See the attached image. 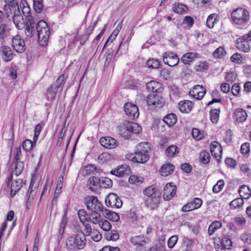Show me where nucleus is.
I'll list each match as a JSON object with an SVG mask.
<instances>
[{
    "label": "nucleus",
    "mask_w": 251,
    "mask_h": 251,
    "mask_svg": "<svg viewBox=\"0 0 251 251\" xmlns=\"http://www.w3.org/2000/svg\"><path fill=\"white\" fill-rule=\"evenodd\" d=\"M33 141L32 142L30 140H25L23 143L22 146L24 149L26 151H30L33 147V145L35 144Z\"/></svg>",
    "instance_id": "55"
},
{
    "label": "nucleus",
    "mask_w": 251,
    "mask_h": 251,
    "mask_svg": "<svg viewBox=\"0 0 251 251\" xmlns=\"http://www.w3.org/2000/svg\"><path fill=\"white\" fill-rule=\"evenodd\" d=\"M36 31L40 45L45 46L48 43L50 33L47 23L43 20L38 22L36 25Z\"/></svg>",
    "instance_id": "4"
},
{
    "label": "nucleus",
    "mask_w": 251,
    "mask_h": 251,
    "mask_svg": "<svg viewBox=\"0 0 251 251\" xmlns=\"http://www.w3.org/2000/svg\"><path fill=\"white\" fill-rule=\"evenodd\" d=\"M221 244L222 245V249H230L232 245V242L230 236L228 235H223L221 241Z\"/></svg>",
    "instance_id": "31"
},
{
    "label": "nucleus",
    "mask_w": 251,
    "mask_h": 251,
    "mask_svg": "<svg viewBox=\"0 0 251 251\" xmlns=\"http://www.w3.org/2000/svg\"><path fill=\"white\" fill-rule=\"evenodd\" d=\"M99 226L103 230L109 231L111 228V225L110 223L106 220L101 219V222L100 223Z\"/></svg>",
    "instance_id": "51"
},
{
    "label": "nucleus",
    "mask_w": 251,
    "mask_h": 251,
    "mask_svg": "<svg viewBox=\"0 0 251 251\" xmlns=\"http://www.w3.org/2000/svg\"><path fill=\"white\" fill-rule=\"evenodd\" d=\"M234 118L238 123L245 122L247 117V114L245 110L241 108L237 109L234 113Z\"/></svg>",
    "instance_id": "26"
},
{
    "label": "nucleus",
    "mask_w": 251,
    "mask_h": 251,
    "mask_svg": "<svg viewBox=\"0 0 251 251\" xmlns=\"http://www.w3.org/2000/svg\"><path fill=\"white\" fill-rule=\"evenodd\" d=\"M64 75H60L54 84H52L47 90V98L48 100H53L56 94L62 91L64 81Z\"/></svg>",
    "instance_id": "5"
},
{
    "label": "nucleus",
    "mask_w": 251,
    "mask_h": 251,
    "mask_svg": "<svg viewBox=\"0 0 251 251\" xmlns=\"http://www.w3.org/2000/svg\"><path fill=\"white\" fill-rule=\"evenodd\" d=\"M130 241L133 245L136 246H143L151 242V240L149 238L141 235L132 237Z\"/></svg>",
    "instance_id": "18"
},
{
    "label": "nucleus",
    "mask_w": 251,
    "mask_h": 251,
    "mask_svg": "<svg viewBox=\"0 0 251 251\" xmlns=\"http://www.w3.org/2000/svg\"><path fill=\"white\" fill-rule=\"evenodd\" d=\"M243 59L242 56L238 53H234L230 57V60L232 62L238 64L242 63Z\"/></svg>",
    "instance_id": "59"
},
{
    "label": "nucleus",
    "mask_w": 251,
    "mask_h": 251,
    "mask_svg": "<svg viewBox=\"0 0 251 251\" xmlns=\"http://www.w3.org/2000/svg\"><path fill=\"white\" fill-rule=\"evenodd\" d=\"M220 108L211 109L210 111V118L214 124H217L219 119Z\"/></svg>",
    "instance_id": "38"
},
{
    "label": "nucleus",
    "mask_w": 251,
    "mask_h": 251,
    "mask_svg": "<svg viewBox=\"0 0 251 251\" xmlns=\"http://www.w3.org/2000/svg\"><path fill=\"white\" fill-rule=\"evenodd\" d=\"M244 201L242 198H236L232 201H231L229 204L230 209H236L241 207L244 204Z\"/></svg>",
    "instance_id": "39"
},
{
    "label": "nucleus",
    "mask_w": 251,
    "mask_h": 251,
    "mask_svg": "<svg viewBox=\"0 0 251 251\" xmlns=\"http://www.w3.org/2000/svg\"><path fill=\"white\" fill-rule=\"evenodd\" d=\"M150 151L151 148L147 142L140 143L136 147L134 155L131 154V160L137 163H146L149 159Z\"/></svg>",
    "instance_id": "2"
},
{
    "label": "nucleus",
    "mask_w": 251,
    "mask_h": 251,
    "mask_svg": "<svg viewBox=\"0 0 251 251\" xmlns=\"http://www.w3.org/2000/svg\"><path fill=\"white\" fill-rule=\"evenodd\" d=\"M206 93L205 89L200 85H195L189 92V95L197 100L202 99Z\"/></svg>",
    "instance_id": "15"
},
{
    "label": "nucleus",
    "mask_w": 251,
    "mask_h": 251,
    "mask_svg": "<svg viewBox=\"0 0 251 251\" xmlns=\"http://www.w3.org/2000/svg\"><path fill=\"white\" fill-rule=\"evenodd\" d=\"M225 185L224 180L220 179L218 181L216 184H215L212 188V191L214 193H217L220 192L223 188Z\"/></svg>",
    "instance_id": "48"
},
{
    "label": "nucleus",
    "mask_w": 251,
    "mask_h": 251,
    "mask_svg": "<svg viewBox=\"0 0 251 251\" xmlns=\"http://www.w3.org/2000/svg\"><path fill=\"white\" fill-rule=\"evenodd\" d=\"M104 238L107 240L116 241L119 238V234L115 230H109L104 234Z\"/></svg>",
    "instance_id": "37"
},
{
    "label": "nucleus",
    "mask_w": 251,
    "mask_h": 251,
    "mask_svg": "<svg viewBox=\"0 0 251 251\" xmlns=\"http://www.w3.org/2000/svg\"><path fill=\"white\" fill-rule=\"evenodd\" d=\"M172 9L175 13L182 14L187 9V8L184 4L176 3L173 4Z\"/></svg>",
    "instance_id": "41"
},
{
    "label": "nucleus",
    "mask_w": 251,
    "mask_h": 251,
    "mask_svg": "<svg viewBox=\"0 0 251 251\" xmlns=\"http://www.w3.org/2000/svg\"><path fill=\"white\" fill-rule=\"evenodd\" d=\"M175 166L171 164L163 165L159 170L160 175L163 176H167L171 174L174 171Z\"/></svg>",
    "instance_id": "27"
},
{
    "label": "nucleus",
    "mask_w": 251,
    "mask_h": 251,
    "mask_svg": "<svg viewBox=\"0 0 251 251\" xmlns=\"http://www.w3.org/2000/svg\"><path fill=\"white\" fill-rule=\"evenodd\" d=\"M147 103L148 105L151 108H160L164 104V100L159 95L151 94L148 95Z\"/></svg>",
    "instance_id": "8"
},
{
    "label": "nucleus",
    "mask_w": 251,
    "mask_h": 251,
    "mask_svg": "<svg viewBox=\"0 0 251 251\" xmlns=\"http://www.w3.org/2000/svg\"><path fill=\"white\" fill-rule=\"evenodd\" d=\"M178 148L175 145H172L166 149L165 153L168 157H174L178 152Z\"/></svg>",
    "instance_id": "40"
},
{
    "label": "nucleus",
    "mask_w": 251,
    "mask_h": 251,
    "mask_svg": "<svg viewBox=\"0 0 251 251\" xmlns=\"http://www.w3.org/2000/svg\"><path fill=\"white\" fill-rule=\"evenodd\" d=\"M6 17L12 21L18 29H22L25 26L22 13L18 2L6 3L3 8Z\"/></svg>",
    "instance_id": "1"
},
{
    "label": "nucleus",
    "mask_w": 251,
    "mask_h": 251,
    "mask_svg": "<svg viewBox=\"0 0 251 251\" xmlns=\"http://www.w3.org/2000/svg\"><path fill=\"white\" fill-rule=\"evenodd\" d=\"M118 131L119 134L126 139H129L131 137L127 128V125L126 121H125L118 126Z\"/></svg>",
    "instance_id": "23"
},
{
    "label": "nucleus",
    "mask_w": 251,
    "mask_h": 251,
    "mask_svg": "<svg viewBox=\"0 0 251 251\" xmlns=\"http://www.w3.org/2000/svg\"><path fill=\"white\" fill-rule=\"evenodd\" d=\"M85 204L88 210L92 212H102L104 208L95 196H88L85 199Z\"/></svg>",
    "instance_id": "7"
},
{
    "label": "nucleus",
    "mask_w": 251,
    "mask_h": 251,
    "mask_svg": "<svg viewBox=\"0 0 251 251\" xmlns=\"http://www.w3.org/2000/svg\"><path fill=\"white\" fill-rule=\"evenodd\" d=\"M16 164L15 166V171L16 176H19L23 171L24 168V163L22 161H16Z\"/></svg>",
    "instance_id": "56"
},
{
    "label": "nucleus",
    "mask_w": 251,
    "mask_h": 251,
    "mask_svg": "<svg viewBox=\"0 0 251 251\" xmlns=\"http://www.w3.org/2000/svg\"><path fill=\"white\" fill-rule=\"evenodd\" d=\"M241 239L245 243L251 244V233L249 232L245 233L242 235Z\"/></svg>",
    "instance_id": "63"
},
{
    "label": "nucleus",
    "mask_w": 251,
    "mask_h": 251,
    "mask_svg": "<svg viewBox=\"0 0 251 251\" xmlns=\"http://www.w3.org/2000/svg\"><path fill=\"white\" fill-rule=\"evenodd\" d=\"M164 63L169 66L174 67L178 64L179 62L177 55L172 52H166L163 55Z\"/></svg>",
    "instance_id": "12"
},
{
    "label": "nucleus",
    "mask_w": 251,
    "mask_h": 251,
    "mask_svg": "<svg viewBox=\"0 0 251 251\" xmlns=\"http://www.w3.org/2000/svg\"><path fill=\"white\" fill-rule=\"evenodd\" d=\"M178 237L177 235L171 236L168 240V246L169 248H173L177 242Z\"/></svg>",
    "instance_id": "62"
},
{
    "label": "nucleus",
    "mask_w": 251,
    "mask_h": 251,
    "mask_svg": "<svg viewBox=\"0 0 251 251\" xmlns=\"http://www.w3.org/2000/svg\"><path fill=\"white\" fill-rule=\"evenodd\" d=\"M42 129V126L40 124H37L34 129V135L33 137V142L36 143L38 140L39 135Z\"/></svg>",
    "instance_id": "61"
},
{
    "label": "nucleus",
    "mask_w": 251,
    "mask_h": 251,
    "mask_svg": "<svg viewBox=\"0 0 251 251\" xmlns=\"http://www.w3.org/2000/svg\"><path fill=\"white\" fill-rule=\"evenodd\" d=\"M219 21L217 16L215 14H211L208 16L206 20V25L209 28H212L214 25Z\"/></svg>",
    "instance_id": "36"
},
{
    "label": "nucleus",
    "mask_w": 251,
    "mask_h": 251,
    "mask_svg": "<svg viewBox=\"0 0 251 251\" xmlns=\"http://www.w3.org/2000/svg\"><path fill=\"white\" fill-rule=\"evenodd\" d=\"M78 216L81 223L88 222V217L89 215H87L86 211L83 209H80L77 212Z\"/></svg>",
    "instance_id": "54"
},
{
    "label": "nucleus",
    "mask_w": 251,
    "mask_h": 251,
    "mask_svg": "<svg viewBox=\"0 0 251 251\" xmlns=\"http://www.w3.org/2000/svg\"><path fill=\"white\" fill-rule=\"evenodd\" d=\"M127 125V128L130 134L131 133L138 134L142 131V127L137 124L126 121Z\"/></svg>",
    "instance_id": "28"
},
{
    "label": "nucleus",
    "mask_w": 251,
    "mask_h": 251,
    "mask_svg": "<svg viewBox=\"0 0 251 251\" xmlns=\"http://www.w3.org/2000/svg\"><path fill=\"white\" fill-rule=\"evenodd\" d=\"M147 66L149 68L157 69L160 66V61L156 59H149L147 62Z\"/></svg>",
    "instance_id": "53"
},
{
    "label": "nucleus",
    "mask_w": 251,
    "mask_h": 251,
    "mask_svg": "<svg viewBox=\"0 0 251 251\" xmlns=\"http://www.w3.org/2000/svg\"><path fill=\"white\" fill-rule=\"evenodd\" d=\"M100 178L96 176H91L88 180V183H89L90 185L95 187H100ZM89 188L92 191L95 190V189L92 188L91 186H89Z\"/></svg>",
    "instance_id": "43"
},
{
    "label": "nucleus",
    "mask_w": 251,
    "mask_h": 251,
    "mask_svg": "<svg viewBox=\"0 0 251 251\" xmlns=\"http://www.w3.org/2000/svg\"><path fill=\"white\" fill-rule=\"evenodd\" d=\"M231 18L235 24L241 25L248 22L249 19V13L245 9L238 8L232 12Z\"/></svg>",
    "instance_id": "6"
},
{
    "label": "nucleus",
    "mask_w": 251,
    "mask_h": 251,
    "mask_svg": "<svg viewBox=\"0 0 251 251\" xmlns=\"http://www.w3.org/2000/svg\"><path fill=\"white\" fill-rule=\"evenodd\" d=\"M144 179L142 176L132 175L129 177L128 180L131 184L138 185L143 182Z\"/></svg>",
    "instance_id": "44"
},
{
    "label": "nucleus",
    "mask_w": 251,
    "mask_h": 251,
    "mask_svg": "<svg viewBox=\"0 0 251 251\" xmlns=\"http://www.w3.org/2000/svg\"><path fill=\"white\" fill-rule=\"evenodd\" d=\"M100 187L104 188H109L112 186V181L108 177L100 178Z\"/></svg>",
    "instance_id": "42"
},
{
    "label": "nucleus",
    "mask_w": 251,
    "mask_h": 251,
    "mask_svg": "<svg viewBox=\"0 0 251 251\" xmlns=\"http://www.w3.org/2000/svg\"><path fill=\"white\" fill-rule=\"evenodd\" d=\"M100 145L108 149H113L118 146L117 141L113 138L110 136L101 137L100 139Z\"/></svg>",
    "instance_id": "16"
},
{
    "label": "nucleus",
    "mask_w": 251,
    "mask_h": 251,
    "mask_svg": "<svg viewBox=\"0 0 251 251\" xmlns=\"http://www.w3.org/2000/svg\"><path fill=\"white\" fill-rule=\"evenodd\" d=\"M176 187L173 183H168L166 184L163 190V199L165 201L171 200L176 195Z\"/></svg>",
    "instance_id": "13"
},
{
    "label": "nucleus",
    "mask_w": 251,
    "mask_h": 251,
    "mask_svg": "<svg viewBox=\"0 0 251 251\" xmlns=\"http://www.w3.org/2000/svg\"><path fill=\"white\" fill-rule=\"evenodd\" d=\"M105 202L107 206L119 208L122 205V201L115 193L109 194L105 198Z\"/></svg>",
    "instance_id": "9"
},
{
    "label": "nucleus",
    "mask_w": 251,
    "mask_h": 251,
    "mask_svg": "<svg viewBox=\"0 0 251 251\" xmlns=\"http://www.w3.org/2000/svg\"><path fill=\"white\" fill-rule=\"evenodd\" d=\"M124 108L126 115L131 119L134 120L139 117L138 108L135 104L127 102L124 105Z\"/></svg>",
    "instance_id": "10"
},
{
    "label": "nucleus",
    "mask_w": 251,
    "mask_h": 251,
    "mask_svg": "<svg viewBox=\"0 0 251 251\" xmlns=\"http://www.w3.org/2000/svg\"><path fill=\"white\" fill-rule=\"evenodd\" d=\"M236 47L239 50L245 52H248L250 50V46L249 42L242 38H239L237 40Z\"/></svg>",
    "instance_id": "24"
},
{
    "label": "nucleus",
    "mask_w": 251,
    "mask_h": 251,
    "mask_svg": "<svg viewBox=\"0 0 251 251\" xmlns=\"http://www.w3.org/2000/svg\"><path fill=\"white\" fill-rule=\"evenodd\" d=\"M147 89L149 91L154 93H159L162 89V84L161 83L155 81H151L146 84Z\"/></svg>",
    "instance_id": "22"
},
{
    "label": "nucleus",
    "mask_w": 251,
    "mask_h": 251,
    "mask_svg": "<svg viewBox=\"0 0 251 251\" xmlns=\"http://www.w3.org/2000/svg\"><path fill=\"white\" fill-rule=\"evenodd\" d=\"M8 29L7 25L2 24L0 25V39H4L7 37Z\"/></svg>",
    "instance_id": "49"
},
{
    "label": "nucleus",
    "mask_w": 251,
    "mask_h": 251,
    "mask_svg": "<svg viewBox=\"0 0 251 251\" xmlns=\"http://www.w3.org/2000/svg\"><path fill=\"white\" fill-rule=\"evenodd\" d=\"M126 170L125 167L123 166L115 170L111 171V174L120 177L124 176L125 174H126Z\"/></svg>",
    "instance_id": "52"
},
{
    "label": "nucleus",
    "mask_w": 251,
    "mask_h": 251,
    "mask_svg": "<svg viewBox=\"0 0 251 251\" xmlns=\"http://www.w3.org/2000/svg\"><path fill=\"white\" fill-rule=\"evenodd\" d=\"M67 223V218L66 217L64 216L62 218V221L60 224L59 228L58 230L59 236L60 237H62V235L64 232L65 228Z\"/></svg>",
    "instance_id": "50"
},
{
    "label": "nucleus",
    "mask_w": 251,
    "mask_h": 251,
    "mask_svg": "<svg viewBox=\"0 0 251 251\" xmlns=\"http://www.w3.org/2000/svg\"><path fill=\"white\" fill-rule=\"evenodd\" d=\"M197 67V71L201 72L203 70H207L209 68V65L205 62H200Z\"/></svg>",
    "instance_id": "64"
},
{
    "label": "nucleus",
    "mask_w": 251,
    "mask_h": 251,
    "mask_svg": "<svg viewBox=\"0 0 251 251\" xmlns=\"http://www.w3.org/2000/svg\"><path fill=\"white\" fill-rule=\"evenodd\" d=\"M23 180L22 179H17L12 181L11 185L10 195L11 197H13L20 190L22 186Z\"/></svg>",
    "instance_id": "25"
},
{
    "label": "nucleus",
    "mask_w": 251,
    "mask_h": 251,
    "mask_svg": "<svg viewBox=\"0 0 251 251\" xmlns=\"http://www.w3.org/2000/svg\"><path fill=\"white\" fill-rule=\"evenodd\" d=\"M102 212H103L104 216L109 220L117 222L120 219L119 215L117 213L109 211L105 208Z\"/></svg>",
    "instance_id": "30"
},
{
    "label": "nucleus",
    "mask_w": 251,
    "mask_h": 251,
    "mask_svg": "<svg viewBox=\"0 0 251 251\" xmlns=\"http://www.w3.org/2000/svg\"><path fill=\"white\" fill-rule=\"evenodd\" d=\"M143 193L148 198L160 195V193L157 191V189L152 186L147 187L144 190Z\"/></svg>",
    "instance_id": "35"
},
{
    "label": "nucleus",
    "mask_w": 251,
    "mask_h": 251,
    "mask_svg": "<svg viewBox=\"0 0 251 251\" xmlns=\"http://www.w3.org/2000/svg\"><path fill=\"white\" fill-rule=\"evenodd\" d=\"M0 51L2 60L6 62L10 61L13 58V52L11 48L7 46H2Z\"/></svg>",
    "instance_id": "19"
},
{
    "label": "nucleus",
    "mask_w": 251,
    "mask_h": 251,
    "mask_svg": "<svg viewBox=\"0 0 251 251\" xmlns=\"http://www.w3.org/2000/svg\"><path fill=\"white\" fill-rule=\"evenodd\" d=\"M250 147L249 143H244L241 147V153L243 155H247V156H248L250 152Z\"/></svg>",
    "instance_id": "60"
},
{
    "label": "nucleus",
    "mask_w": 251,
    "mask_h": 251,
    "mask_svg": "<svg viewBox=\"0 0 251 251\" xmlns=\"http://www.w3.org/2000/svg\"><path fill=\"white\" fill-rule=\"evenodd\" d=\"M160 200V195H156L148 198L145 202V205L151 209H154L158 206Z\"/></svg>",
    "instance_id": "20"
},
{
    "label": "nucleus",
    "mask_w": 251,
    "mask_h": 251,
    "mask_svg": "<svg viewBox=\"0 0 251 251\" xmlns=\"http://www.w3.org/2000/svg\"><path fill=\"white\" fill-rule=\"evenodd\" d=\"M222 223L221 221H216L212 222L208 229V232L210 235H212L216 230L221 228Z\"/></svg>",
    "instance_id": "34"
},
{
    "label": "nucleus",
    "mask_w": 251,
    "mask_h": 251,
    "mask_svg": "<svg viewBox=\"0 0 251 251\" xmlns=\"http://www.w3.org/2000/svg\"><path fill=\"white\" fill-rule=\"evenodd\" d=\"M226 54V51L224 48L220 47L218 48L213 53V55L214 58H221L224 57Z\"/></svg>",
    "instance_id": "46"
},
{
    "label": "nucleus",
    "mask_w": 251,
    "mask_h": 251,
    "mask_svg": "<svg viewBox=\"0 0 251 251\" xmlns=\"http://www.w3.org/2000/svg\"><path fill=\"white\" fill-rule=\"evenodd\" d=\"M210 154L208 152L203 151L200 153L199 158L200 161L204 164H207L210 161Z\"/></svg>",
    "instance_id": "45"
},
{
    "label": "nucleus",
    "mask_w": 251,
    "mask_h": 251,
    "mask_svg": "<svg viewBox=\"0 0 251 251\" xmlns=\"http://www.w3.org/2000/svg\"><path fill=\"white\" fill-rule=\"evenodd\" d=\"M163 121L170 127L174 126L176 123L177 121V118L175 114L170 113L165 116L164 117Z\"/></svg>",
    "instance_id": "32"
},
{
    "label": "nucleus",
    "mask_w": 251,
    "mask_h": 251,
    "mask_svg": "<svg viewBox=\"0 0 251 251\" xmlns=\"http://www.w3.org/2000/svg\"><path fill=\"white\" fill-rule=\"evenodd\" d=\"M197 54L195 52H189L183 54L181 58V61L185 64H189L195 58Z\"/></svg>",
    "instance_id": "29"
},
{
    "label": "nucleus",
    "mask_w": 251,
    "mask_h": 251,
    "mask_svg": "<svg viewBox=\"0 0 251 251\" xmlns=\"http://www.w3.org/2000/svg\"><path fill=\"white\" fill-rule=\"evenodd\" d=\"M210 151L212 155L214 156L217 161H219L221 158L222 147L221 145L216 141H213L210 144Z\"/></svg>",
    "instance_id": "17"
},
{
    "label": "nucleus",
    "mask_w": 251,
    "mask_h": 251,
    "mask_svg": "<svg viewBox=\"0 0 251 251\" xmlns=\"http://www.w3.org/2000/svg\"><path fill=\"white\" fill-rule=\"evenodd\" d=\"M35 22L32 17L28 16L27 17V21H25V33L27 37L31 38L35 33Z\"/></svg>",
    "instance_id": "14"
},
{
    "label": "nucleus",
    "mask_w": 251,
    "mask_h": 251,
    "mask_svg": "<svg viewBox=\"0 0 251 251\" xmlns=\"http://www.w3.org/2000/svg\"><path fill=\"white\" fill-rule=\"evenodd\" d=\"M86 244V235L82 231L78 232L75 237H70L66 241V246L71 250H82Z\"/></svg>",
    "instance_id": "3"
},
{
    "label": "nucleus",
    "mask_w": 251,
    "mask_h": 251,
    "mask_svg": "<svg viewBox=\"0 0 251 251\" xmlns=\"http://www.w3.org/2000/svg\"><path fill=\"white\" fill-rule=\"evenodd\" d=\"M12 46L13 49L18 53H22L25 50V41L19 35H17L13 37Z\"/></svg>",
    "instance_id": "11"
},
{
    "label": "nucleus",
    "mask_w": 251,
    "mask_h": 251,
    "mask_svg": "<svg viewBox=\"0 0 251 251\" xmlns=\"http://www.w3.org/2000/svg\"><path fill=\"white\" fill-rule=\"evenodd\" d=\"M88 218V221L91 222L94 225L98 224L99 225L101 221L100 215L98 212H94L90 214Z\"/></svg>",
    "instance_id": "33"
},
{
    "label": "nucleus",
    "mask_w": 251,
    "mask_h": 251,
    "mask_svg": "<svg viewBox=\"0 0 251 251\" xmlns=\"http://www.w3.org/2000/svg\"><path fill=\"white\" fill-rule=\"evenodd\" d=\"M239 193L241 194L242 193H244L245 195L247 196L246 199L249 198L251 196V191L249 187L246 185H242L240 187V190H239ZM240 196L242 197V196L240 194Z\"/></svg>",
    "instance_id": "58"
},
{
    "label": "nucleus",
    "mask_w": 251,
    "mask_h": 251,
    "mask_svg": "<svg viewBox=\"0 0 251 251\" xmlns=\"http://www.w3.org/2000/svg\"><path fill=\"white\" fill-rule=\"evenodd\" d=\"M192 135L194 138L197 140H200L202 139L203 134L198 128H194L192 130Z\"/></svg>",
    "instance_id": "57"
},
{
    "label": "nucleus",
    "mask_w": 251,
    "mask_h": 251,
    "mask_svg": "<svg viewBox=\"0 0 251 251\" xmlns=\"http://www.w3.org/2000/svg\"><path fill=\"white\" fill-rule=\"evenodd\" d=\"M34 10L38 13H40L43 8V0H33Z\"/></svg>",
    "instance_id": "47"
},
{
    "label": "nucleus",
    "mask_w": 251,
    "mask_h": 251,
    "mask_svg": "<svg viewBox=\"0 0 251 251\" xmlns=\"http://www.w3.org/2000/svg\"><path fill=\"white\" fill-rule=\"evenodd\" d=\"M193 107L192 102L190 100L181 101L178 103V108L182 113H189Z\"/></svg>",
    "instance_id": "21"
}]
</instances>
